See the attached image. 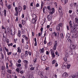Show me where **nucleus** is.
Masks as SVG:
<instances>
[{
  "label": "nucleus",
  "instance_id": "1",
  "mask_svg": "<svg viewBox=\"0 0 78 78\" xmlns=\"http://www.w3.org/2000/svg\"><path fill=\"white\" fill-rule=\"evenodd\" d=\"M23 62L24 63V66L25 67V69H27L28 68V62L26 60H24Z\"/></svg>",
  "mask_w": 78,
  "mask_h": 78
},
{
  "label": "nucleus",
  "instance_id": "2",
  "mask_svg": "<svg viewBox=\"0 0 78 78\" xmlns=\"http://www.w3.org/2000/svg\"><path fill=\"white\" fill-rule=\"evenodd\" d=\"M15 9L16 11V13L15 14V16H18V14H19V12H18V8L17 7H16L15 8Z\"/></svg>",
  "mask_w": 78,
  "mask_h": 78
},
{
  "label": "nucleus",
  "instance_id": "3",
  "mask_svg": "<svg viewBox=\"0 0 78 78\" xmlns=\"http://www.w3.org/2000/svg\"><path fill=\"white\" fill-rule=\"evenodd\" d=\"M41 59L42 61H45L46 57L45 55H43V54L41 56Z\"/></svg>",
  "mask_w": 78,
  "mask_h": 78
},
{
  "label": "nucleus",
  "instance_id": "4",
  "mask_svg": "<svg viewBox=\"0 0 78 78\" xmlns=\"http://www.w3.org/2000/svg\"><path fill=\"white\" fill-rule=\"evenodd\" d=\"M70 34L68 33L66 34V37L68 40L70 39Z\"/></svg>",
  "mask_w": 78,
  "mask_h": 78
},
{
  "label": "nucleus",
  "instance_id": "5",
  "mask_svg": "<svg viewBox=\"0 0 78 78\" xmlns=\"http://www.w3.org/2000/svg\"><path fill=\"white\" fill-rule=\"evenodd\" d=\"M51 17L50 15H48L47 16V19L48 21H50L51 20Z\"/></svg>",
  "mask_w": 78,
  "mask_h": 78
},
{
  "label": "nucleus",
  "instance_id": "6",
  "mask_svg": "<svg viewBox=\"0 0 78 78\" xmlns=\"http://www.w3.org/2000/svg\"><path fill=\"white\" fill-rule=\"evenodd\" d=\"M68 75L66 73H64L63 74V76L64 77V78H66V77L68 76Z\"/></svg>",
  "mask_w": 78,
  "mask_h": 78
},
{
  "label": "nucleus",
  "instance_id": "7",
  "mask_svg": "<svg viewBox=\"0 0 78 78\" xmlns=\"http://www.w3.org/2000/svg\"><path fill=\"white\" fill-rule=\"evenodd\" d=\"M70 47L71 49H72V50H73V49H74V48H75V45H73V44H71L70 46Z\"/></svg>",
  "mask_w": 78,
  "mask_h": 78
},
{
  "label": "nucleus",
  "instance_id": "8",
  "mask_svg": "<svg viewBox=\"0 0 78 78\" xmlns=\"http://www.w3.org/2000/svg\"><path fill=\"white\" fill-rule=\"evenodd\" d=\"M50 11H52V12H51L50 14H53V13H54V12H55V9H54V8H52V9H50Z\"/></svg>",
  "mask_w": 78,
  "mask_h": 78
},
{
  "label": "nucleus",
  "instance_id": "9",
  "mask_svg": "<svg viewBox=\"0 0 78 78\" xmlns=\"http://www.w3.org/2000/svg\"><path fill=\"white\" fill-rule=\"evenodd\" d=\"M62 11V7L61 6H60L58 8V12H61Z\"/></svg>",
  "mask_w": 78,
  "mask_h": 78
},
{
  "label": "nucleus",
  "instance_id": "10",
  "mask_svg": "<svg viewBox=\"0 0 78 78\" xmlns=\"http://www.w3.org/2000/svg\"><path fill=\"white\" fill-rule=\"evenodd\" d=\"M17 50V52H18V53H21V49H20V47H18V48Z\"/></svg>",
  "mask_w": 78,
  "mask_h": 78
},
{
  "label": "nucleus",
  "instance_id": "11",
  "mask_svg": "<svg viewBox=\"0 0 78 78\" xmlns=\"http://www.w3.org/2000/svg\"><path fill=\"white\" fill-rule=\"evenodd\" d=\"M63 0H62V2H63ZM64 2H63V5H66V3L68 2V0H64Z\"/></svg>",
  "mask_w": 78,
  "mask_h": 78
},
{
  "label": "nucleus",
  "instance_id": "12",
  "mask_svg": "<svg viewBox=\"0 0 78 78\" xmlns=\"http://www.w3.org/2000/svg\"><path fill=\"white\" fill-rule=\"evenodd\" d=\"M21 31H20V30H18V36H19V37H20V36H21Z\"/></svg>",
  "mask_w": 78,
  "mask_h": 78
},
{
  "label": "nucleus",
  "instance_id": "13",
  "mask_svg": "<svg viewBox=\"0 0 78 78\" xmlns=\"http://www.w3.org/2000/svg\"><path fill=\"white\" fill-rule=\"evenodd\" d=\"M69 26L70 28H72V21L70 20L69 21Z\"/></svg>",
  "mask_w": 78,
  "mask_h": 78
},
{
  "label": "nucleus",
  "instance_id": "14",
  "mask_svg": "<svg viewBox=\"0 0 78 78\" xmlns=\"http://www.w3.org/2000/svg\"><path fill=\"white\" fill-rule=\"evenodd\" d=\"M24 54H23V53H22L21 55V58L22 59H24Z\"/></svg>",
  "mask_w": 78,
  "mask_h": 78
},
{
  "label": "nucleus",
  "instance_id": "15",
  "mask_svg": "<svg viewBox=\"0 0 78 78\" xmlns=\"http://www.w3.org/2000/svg\"><path fill=\"white\" fill-rule=\"evenodd\" d=\"M32 16L33 17V19H36V15L33 14L32 15Z\"/></svg>",
  "mask_w": 78,
  "mask_h": 78
},
{
  "label": "nucleus",
  "instance_id": "16",
  "mask_svg": "<svg viewBox=\"0 0 78 78\" xmlns=\"http://www.w3.org/2000/svg\"><path fill=\"white\" fill-rule=\"evenodd\" d=\"M7 72H8V73H10V74H11V73H12L11 70L9 69H8L7 70Z\"/></svg>",
  "mask_w": 78,
  "mask_h": 78
},
{
  "label": "nucleus",
  "instance_id": "17",
  "mask_svg": "<svg viewBox=\"0 0 78 78\" xmlns=\"http://www.w3.org/2000/svg\"><path fill=\"white\" fill-rule=\"evenodd\" d=\"M36 19H33L32 21V23H35L36 22Z\"/></svg>",
  "mask_w": 78,
  "mask_h": 78
},
{
  "label": "nucleus",
  "instance_id": "18",
  "mask_svg": "<svg viewBox=\"0 0 78 78\" xmlns=\"http://www.w3.org/2000/svg\"><path fill=\"white\" fill-rule=\"evenodd\" d=\"M7 8L8 9H10L11 8V5H8V6H7Z\"/></svg>",
  "mask_w": 78,
  "mask_h": 78
},
{
  "label": "nucleus",
  "instance_id": "19",
  "mask_svg": "<svg viewBox=\"0 0 78 78\" xmlns=\"http://www.w3.org/2000/svg\"><path fill=\"white\" fill-rule=\"evenodd\" d=\"M40 50L41 51L40 52L41 53H43L44 52V48H42V49H40Z\"/></svg>",
  "mask_w": 78,
  "mask_h": 78
},
{
  "label": "nucleus",
  "instance_id": "20",
  "mask_svg": "<svg viewBox=\"0 0 78 78\" xmlns=\"http://www.w3.org/2000/svg\"><path fill=\"white\" fill-rule=\"evenodd\" d=\"M28 51H25V56H27L28 55Z\"/></svg>",
  "mask_w": 78,
  "mask_h": 78
},
{
  "label": "nucleus",
  "instance_id": "21",
  "mask_svg": "<svg viewBox=\"0 0 78 78\" xmlns=\"http://www.w3.org/2000/svg\"><path fill=\"white\" fill-rule=\"evenodd\" d=\"M22 8L20 6H19L18 7V11L19 12H20V11H22Z\"/></svg>",
  "mask_w": 78,
  "mask_h": 78
},
{
  "label": "nucleus",
  "instance_id": "22",
  "mask_svg": "<svg viewBox=\"0 0 78 78\" xmlns=\"http://www.w3.org/2000/svg\"><path fill=\"white\" fill-rule=\"evenodd\" d=\"M4 16H5V17H6V9L4 10Z\"/></svg>",
  "mask_w": 78,
  "mask_h": 78
},
{
  "label": "nucleus",
  "instance_id": "23",
  "mask_svg": "<svg viewBox=\"0 0 78 78\" xmlns=\"http://www.w3.org/2000/svg\"><path fill=\"white\" fill-rule=\"evenodd\" d=\"M60 37H61V39H63V38H64V35H63V34L61 33L60 34Z\"/></svg>",
  "mask_w": 78,
  "mask_h": 78
},
{
  "label": "nucleus",
  "instance_id": "24",
  "mask_svg": "<svg viewBox=\"0 0 78 78\" xmlns=\"http://www.w3.org/2000/svg\"><path fill=\"white\" fill-rule=\"evenodd\" d=\"M16 66L17 67H21V64H18V63H17L16 64Z\"/></svg>",
  "mask_w": 78,
  "mask_h": 78
},
{
  "label": "nucleus",
  "instance_id": "25",
  "mask_svg": "<svg viewBox=\"0 0 78 78\" xmlns=\"http://www.w3.org/2000/svg\"><path fill=\"white\" fill-rule=\"evenodd\" d=\"M57 30L58 31H60V27L58 26L57 27Z\"/></svg>",
  "mask_w": 78,
  "mask_h": 78
},
{
  "label": "nucleus",
  "instance_id": "26",
  "mask_svg": "<svg viewBox=\"0 0 78 78\" xmlns=\"http://www.w3.org/2000/svg\"><path fill=\"white\" fill-rule=\"evenodd\" d=\"M21 31H22V33L21 34H24L25 33V30L23 29H21Z\"/></svg>",
  "mask_w": 78,
  "mask_h": 78
},
{
  "label": "nucleus",
  "instance_id": "27",
  "mask_svg": "<svg viewBox=\"0 0 78 78\" xmlns=\"http://www.w3.org/2000/svg\"><path fill=\"white\" fill-rule=\"evenodd\" d=\"M3 0H0V4L1 6H3Z\"/></svg>",
  "mask_w": 78,
  "mask_h": 78
},
{
  "label": "nucleus",
  "instance_id": "28",
  "mask_svg": "<svg viewBox=\"0 0 78 78\" xmlns=\"http://www.w3.org/2000/svg\"><path fill=\"white\" fill-rule=\"evenodd\" d=\"M4 49H5V50L6 51H7V52H9V50H8V49L6 48V47H5Z\"/></svg>",
  "mask_w": 78,
  "mask_h": 78
},
{
  "label": "nucleus",
  "instance_id": "29",
  "mask_svg": "<svg viewBox=\"0 0 78 78\" xmlns=\"http://www.w3.org/2000/svg\"><path fill=\"white\" fill-rule=\"evenodd\" d=\"M54 45L58 46V42L57 41H55L54 43Z\"/></svg>",
  "mask_w": 78,
  "mask_h": 78
},
{
  "label": "nucleus",
  "instance_id": "30",
  "mask_svg": "<svg viewBox=\"0 0 78 78\" xmlns=\"http://www.w3.org/2000/svg\"><path fill=\"white\" fill-rule=\"evenodd\" d=\"M7 45H8V47H10V46H12V43H11L10 44L7 43Z\"/></svg>",
  "mask_w": 78,
  "mask_h": 78
},
{
  "label": "nucleus",
  "instance_id": "31",
  "mask_svg": "<svg viewBox=\"0 0 78 78\" xmlns=\"http://www.w3.org/2000/svg\"><path fill=\"white\" fill-rule=\"evenodd\" d=\"M56 47H57V46L54 45L53 49L54 50H56Z\"/></svg>",
  "mask_w": 78,
  "mask_h": 78
},
{
  "label": "nucleus",
  "instance_id": "32",
  "mask_svg": "<svg viewBox=\"0 0 78 78\" xmlns=\"http://www.w3.org/2000/svg\"><path fill=\"white\" fill-rule=\"evenodd\" d=\"M48 45H49V46H51V45H52V42H49V43L48 44Z\"/></svg>",
  "mask_w": 78,
  "mask_h": 78
},
{
  "label": "nucleus",
  "instance_id": "33",
  "mask_svg": "<svg viewBox=\"0 0 78 78\" xmlns=\"http://www.w3.org/2000/svg\"><path fill=\"white\" fill-rule=\"evenodd\" d=\"M75 27L74 28V30H75L76 28V27H78V24H74Z\"/></svg>",
  "mask_w": 78,
  "mask_h": 78
},
{
  "label": "nucleus",
  "instance_id": "34",
  "mask_svg": "<svg viewBox=\"0 0 78 78\" xmlns=\"http://www.w3.org/2000/svg\"><path fill=\"white\" fill-rule=\"evenodd\" d=\"M46 7H44L43 9V11L44 13H45V9H46Z\"/></svg>",
  "mask_w": 78,
  "mask_h": 78
},
{
  "label": "nucleus",
  "instance_id": "35",
  "mask_svg": "<svg viewBox=\"0 0 78 78\" xmlns=\"http://www.w3.org/2000/svg\"><path fill=\"white\" fill-rule=\"evenodd\" d=\"M51 55H52V58H54V57H55V53H53L51 54Z\"/></svg>",
  "mask_w": 78,
  "mask_h": 78
},
{
  "label": "nucleus",
  "instance_id": "36",
  "mask_svg": "<svg viewBox=\"0 0 78 78\" xmlns=\"http://www.w3.org/2000/svg\"><path fill=\"white\" fill-rule=\"evenodd\" d=\"M47 9H48V10L50 11V6H48L47 8Z\"/></svg>",
  "mask_w": 78,
  "mask_h": 78
},
{
  "label": "nucleus",
  "instance_id": "37",
  "mask_svg": "<svg viewBox=\"0 0 78 78\" xmlns=\"http://www.w3.org/2000/svg\"><path fill=\"white\" fill-rule=\"evenodd\" d=\"M75 22L77 23H78V19L77 18H76L75 19Z\"/></svg>",
  "mask_w": 78,
  "mask_h": 78
},
{
  "label": "nucleus",
  "instance_id": "38",
  "mask_svg": "<svg viewBox=\"0 0 78 78\" xmlns=\"http://www.w3.org/2000/svg\"><path fill=\"white\" fill-rule=\"evenodd\" d=\"M7 78H11V76L10 74H8L7 75Z\"/></svg>",
  "mask_w": 78,
  "mask_h": 78
},
{
  "label": "nucleus",
  "instance_id": "39",
  "mask_svg": "<svg viewBox=\"0 0 78 78\" xmlns=\"http://www.w3.org/2000/svg\"><path fill=\"white\" fill-rule=\"evenodd\" d=\"M5 69V67L3 66H2L1 68V70H2V71H3V70H4Z\"/></svg>",
  "mask_w": 78,
  "mask_h": 78
},
{
  "label": "nucleus",
  "instance_id": "40",
  "mask_svg": "<svg viewBox=\"0 0 78 78\" xmlns=\"http://www.w3.org/2000/svg\"><path fill=\"white\" fill-rule=\"evenodd\" d=\"M55 62H56V60H54L52 62V64H54L55 63Z\"/></svg>",
  "mask_w": 78,
  "mask_h": 78
},
{
  "label": "nucleus",
  "instance_id": "41",
  "mask_svg": "<svg viewBox=\"0 0 78 78\" xmlns=\"http://www.w3.org/2000/svg\"><path fill=\"white\" fill-rule=\"evenodd\" d=\"M22 24H23V25H24V24H25V23H26L25 21L24 20H22Z\"/></svg>",
  "mask_w": 78,
  "mask_h": 78
},
{
  "label": "nucleus",
  "instance_id": "42",
  "mask_svg": "<svg viewBox=\"0 0 78 78\" xmlns=\"http://www.w3.org/2000/svg\"><path fill=\"white\" fill-rule=\"evenodd\" d=\"M65 56L67 58L69 56V54H68V53H65Z\"/></svg>",
  "mask_w": 78,
  "mask_h": 78
},
{
  "label": "nucleus",
  "instance_id": "43",
  "mask_svg": "<svg viewBox=\"0 0 78 78\" xmlns=\"http://www.w3.org/2000/svg\"><path fill=\"white\" fill-rule=\"evenodd\" d=\"M38 74L39 75H40V76H41V75H42V73L41 72H39V73H38Z\"/></svg>",
  "mask_w": 78,
  "mask_h": 78
},
{
  "label": "nucleus",
  "instance_id": "44",
  "mask_svg": "<svg viewBox=\"0 0 78 78\" xmlns=\"http://www.w3.org/2000/svg\"><path fill=\"white\" fill-rule=\"evenodd\" d=\"M30 70H34V67H32L31 68H30Z\"/></svg>",
  "mask_w": 78,
  "mask_h": 78
},
{
  "label": "nucleus",
  "instance_id": "45",
  "mask_svg": "<svg viewBox=\"0 0 78 78\" xmlns=\"http://www.w3.org/2000/svg\"><path fill=\"white\" fill-rule=\"evenodd\" d=\"M8 63H6V69H9V67H8Z\"/></svg>",
  "mask_w": 78,
  "mask_h": 78
},
{
  "label": "nucleus",
  "instance_id": "46",
  "mask_svg": "<svg viewBox=\"0 0 78 78\" xmlns=\"http://www.w3.org/2000/svg\"><path fill=\"white\" fill-rule=\"evenodd\" d=\"M58 26L60 27H62V23H59L58 25Z\"/></svg>",
  "mask_w": 78,
  "mask_h": 78
},
{
  "label": "nucleus",
  "instance_id": "47",
  "mask_svg": "<svg viewBox=\"0 0 78 78\" xmlns=\"http://www.w3.org/2000/svg\"><path fill=\"white\" fill-rule=\"evenodd\" d=\"M11 53H12V52H8L7 55H11Z\"/></svg>",
  "mask_w": 78,
  "mask_h": 78
},
{
  "label": "nucleus",
  "instance_id": "48",
  "mask_svg": "<svg viewBox=\"0 0 78 78\" xmlns=\"http://www.w3.org/2000/svg\"><path fill=\"white\" fill-rule=\"evenodd\" d=\"M26 8H27V6H26V5H24L23 6V10H25Z\"/></svg>",
  "mask_w": 78,
  "mask_h": 78
},
{
  "label": "nucleus",
  "instance_id": "49",
  "mask_svg": "<svg viewBox=\"0 0 78 78\" xmlns=\"http://www.w3.org/2000/svg\"><path fill=\"white\" fill-rule=\"evenodd\" d=\"M64 60L66 62L67 61V57H64Z\"/></svg>",
  "mask_w": 78,
  "mask_h": 78
},
{
  "label": "nucleus",
  "instance_id": "50",
  "mask_svg": "<svg viewBox=\"0 0 78 78\" xmlns=\"http://www.w3.org/2000/svg\"><path fill=\"white\" fill-rule=\"evenodd\" d=\"M1 56L2 59H4V55H3V54H1Z\"/></svg>",
  "mask_w": 78,
  "mask_h": 78
},
{
  "label": "nucleus",
  "instance_id": "51",
  "mask_svg": "<svg viewBox=\"0 0 78 78\" xmlns=\"http://www.w3.org/2000/svg\"><path fill=\"white\" fill-rule=\"evenodd\" d=\"M54 33L55 36L56 37V36H57V33H56V32H54Z\"/></svg>",
  "mask_w": 78,
  "mask_h": 78
},
{
  "label": "nucleus",
  "instance_id": "52",
  "mask_svg": "<svg viewBox=\"0 0 78 78\" xmlns=\"http://www.w3.org/2000/svg\"><path fill=\"white\" fill-rule=\"evenodd\" d=\"M55 54L56 55H57L58 56H59V54H58V51L55 52Z\"/></svg>",
  "mask_w": 78,
  "mask_h": 78
},
{
  "label": "nucleus",
  "instance_id": "53",
  "mask_svg": "<svg viewBox=\"0 0 78 78\" xmlns=\"http://www.w3.org/2000/svg\"><path fill=\"white\" fill-rule=\"evenodd\" d=\"M17 41V38H16V39H14V42H15V43H16V41Z\"/></svg>",
  "mask_w": 78,
  "mask_h": 78
},
{
  "label": "nucleus",
  "instance_id": "54",
  "mask_svg": "<svg viewBox=\"0 0 78 78\" xmlns=\"http://www.w3.org/2000/svg\"><path fill=\"white\" fill-rule=\"evenodd\" d=\"M70 65H68L67 66V68L69 69V68H70Z\"/></svg>",
  "mask_w": 78,
  "mask_h": 78
},
{
  "label": "nucleus",
  "instance_id": "55",
  "mask_svg": "<svg viewBox=\"0 0 78 78\" xmlns=\"http://www.w3.org/2000/svg\"><path fill=\"white\" fill-rule=\"evenodd\" d=\"M46 55H49V52H48V51H46Z\"/></svg>",
  "mask_w": 78,
  "mask_h": 78
},
{
  "label": "nucleus",
  "instance_id": "56",
  "mask_svg": "<svg viewBox=\"0 0 78 78\" xmlns=\"http://www.w3.org/2000/svg\"><path fill=\"white\" fill-rule=\"evenodd\" d=\"M24 39L26 41H28V38L27 37H25Z\"/></svg>",
  "mask_w": 78,
  "mask_h": 78
},
{
  "label": "nucleus",
  "instance_id": "57",
  "mask_svg": "<svg viewBox=\"0 0 78 78\" xmlns=\"http://www.w3.org/2000/svg\"><path fill=\"white\" fill-rule=\"evenodd\" d=\"M25 48H26V49H28V46L26 45V46H25Z\"/></svg>",
  "mask_w": 78,
  "mask_h": 78
},
{
  "label": "nucleus",
  "instance_id": "58",
  "mask_svg": "<svg viewBox=\"0 0 78 78\" xmlns=\"http://www.w3.org/2000/svg\"><path fill=\"white\" fill-rule=\"evenodd\" d=\"M26 37L27 36L25 35H22L23 37V38H24V39H25Z\"/></svg>",
  "mask_w": 78,
  "mask_h": 78
},
{
  "label": "nucleus",
  "instance_id": "59",
  "mask_svg": "<svg viewBox=\"0 0 78 78\" xmlns=\"http://www.w3.org/2000/svg\"><path fill=\"white\" fill-rule=\"evenodd\" d=\"M39 3H37L36 5V7L37 8V7H39Z\"/></svg>",
  "mask_w": 78,
  "mask_h": 78
},
{
  "label": "nucleus",
  "instance_id": "60",
  "mask_svg": "<svg viewBox=\"0 0 78 78\" xmlns=\"http://www.w3.org/2000/svg\"><path fill=\"white\" fill-rule=\"evenodd\" d=\"M18 63H21V60L19 59L18 61Z\"/></svg>",
  "mask_w": 78,
  "mask_h": 78
},
{
  "label": "nucleus",
  "instance_id": "61",
  "mask_svg": "<svg viewBox=\"0 0 78 78\" xmlns=\"http://www.w3.org/2000/svg\"><path fill=\"white\" fill-rule=\"evenodd\" d=\"M33 2H31L30 4V6H33Z\"/></svg>",
  "mask_w": 78,
  "mask_h": 78
},
{
  "label": "nucleus",
  "instance_id": "62",
  "mask_svg": "<svg viewBox=\"0 0 78 78\" xmlns=\"http://www.w3.org/2000/svg\"><path fill=\"white\" fill-rule=\"evenodd\" d=\"M19 26L20 28H22V24H19Z\"/></svg>",
  "mask_w": 78,
  "mask_h": 78
},
{
  "label": "nucleus",
  "instance_id": "63",
  "mask_svg": "<svg viewBox=\"0 0 78 78\" xmlns=\"http://www.w3.org/2000/svg\"><path fill=\"white\" fill-rule=\"evenodd\" d=\"M72 78H76V76L73 75L72 76Z\"/></svg>",
  "mask_w": 78,
  "mask_h": 78
},
{
  "label": "nucleus",
  "instance_id": "64",
  "mask_svg": "<svg viewBox=\"0 0 78 78\" xmlns=\"http://www.w3.org/2000/svg\"><path fill=\"white\" fill-rule=\"evenodd\" d=\"M28 53L29 55H30V56H31V52L29 51Z\"/></svg>",
  "mask_w": 78,
  "mask_h": 78
}]
</instances>
